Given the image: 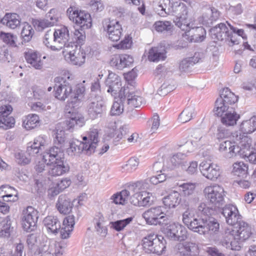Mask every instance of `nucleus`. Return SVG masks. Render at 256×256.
Returning a JSON list of instances; mask_svg holds the SVG:
<instances>
[{
    "instance_id": "obj_60",
    "label": "nucleus",
    "mask_w": 256,
    "mask_h": 256,
    "mask_svg": "<svg viewBox=\"0 0 256 256\" xmlns=\"http://www.w3.org/2000/svg\"><path fill=\"white\" fill-rule=\"evenodd\" d=\"M34 26L38 31H42L45 28L52 26L50 22L46 18L43 19L36 20L34 22Z\"/></svg>"
},
{
    "instance_id": "obj_7",
    "label": "nucleus",
    "mask_w": 256,
    "mask_h": 256,
    "mask_svg": "<svg viewBox=\"0 0 256 256\" xmlns=\"http://www.w3.org/2000/svg\"><path fill=\"white\" fill-rule=\"evenodd\" d=\"M238 100L236 96L230 90L224 88L221 92L220 97L215 102L214 110V114L217 116H222L224 112L228 110H232V106Z\"/></svg>"
},
{
    "instance_id": "obj_1",
    "label": "nucleus",
    "mask_w": 256,
    "mask_h": 256,
    "mask_svg": "<svg viewBox=\"0 0 256 256\" xmlns=\"http://www.w3.org/2000/svg\"><path fill=\"white\" fill-rule=\"evenodd\" d=\"M64 76H57L54 78L56 89L55 97L60 100H64L68 98V104H72V107L77 106L84 96L85 88L78 85L72 92V86L73 78L72 74L68 71L64 72Z\"/></svg>"
},
{
    "instance_id": "obj_10",
    "label": "nucleus",
    "mask_w": 256,
    "mask_h": 256,
    "mask_svg": "<svg viewBox=\"0 0 256 256\" xmlns=\"http://www.w3.org/2000/svg\"><path fill=\"white\" fill-rule=\"evenodd\" d=\"M204 192L206 198L215 207L219 208L224 204L225 194L222 187L216 184L208 186L204 189Z\"/></svg>"
},
{
    "instance_id": "obj_4",
    "label": "nucleus",
    "mask_w": 256,
    "mask_h": 256,
    "mask_svg": "<svg viewBox=\"0 0 256 256\" xmlns=\"http://www.w3.org/2000/svg\"><path fill=\"white\" fill-rule=\"evenodd\" d=\"M69 19L80 26L79 30H76L74 35L80 44L86 38L84 30L92 26V20L90 14L84 11L79 10L75 6H70L66 10Z\"/></svg>"
},
{
    "instance_id": "obj_39",
    "label": "nucleus",
    "mask_w": 256,
    "mask_h": 256,
    "mask_svg": "<svg viewBox=\"0 0 256 256\" xmlns=\"http://www.w3.org/2000/svg\"><path fill=\"white\" fill-rule=\"evenodd\" d=\"M8 216H0V237L8 238L10 236L12 228Z\"/></svg>"
},
{
    "instance_id": "obj_23",
    "label": "nucleus",
    "mask_w": 256,
    "mask_h": 256,
    "mask_svg": "<svg viewBox=\"0 0 256 256\" xmlns=\"http://www.w3.org/2000/svg\"><path fill=\"white\" fill-rule=\"evenodd\" d=\"M235 228L236 239H238L240 244L248 240L252 234L251 226L242 220L235 226Z\"/></svg>"
},
{
    "instance_id": "obj_27",
    "label": "nucleus",
    "mask_w": 256,
    "mask_h": 256,
    "mask_svg": "<svg viewBox=\"0 0 256 256\" xmlns=\"http://www.w3.org/2000/svg\"><path fill=\"white\" fill-rule=\"evenodd\" d=\"M46 144V136H39L36 138L34 142H29L27 146L26 153L29 156H34Z\"/></svg>"
},
{
    "instance_id": "obj_16",
    "label": "nucleus",
    "mask_w": 256,
    "mask_h": 256,
    "mask_svg": "<svg viewBox=\"0 0 256 256\" xmlns=\"http://www.w3.org/2000/svg\"><path fill=\"white\" fill-rule=\"evenodd\" d=\"M164 232L170 238L178 241L184 240L187 238V230L181 224H173L164 229Z\"/></svg>"
},
{
    "instance_id": "obj_6",
    "label": "nucleus",
    "mask_w": 256,
    "mask_h": 256,
    "mask_svg": "<svg viewBox=\"0 0 256 256\" xmlns=\"http://www.w3.org/2000/svg\"><path fill=\"white\" fill-rule=\"evenodd\" d=\"M142 242V249L146 253L160 256L165 252L166 240L162 236L150 233L144 236Z\"/></svg>"
},
{
    "instance_id": "obj_33",
    "label": "nucleus",
    "mask_w": 256,
    "mask_h": 256,
    "mask_svg": "<svg viewBox=\"0 0 256 256\" xmlns=\"http://www.w3.org/2000/svg\"><path fill=\"white\" fill-rule=\"evenodd\" d=\"M52 168L49 170V174L53 176L62 175L68 172L70 170V166L64 160L54 162Z\"/></svg>"
},
{
    "instance_id": "obj_28",
    "label": "nucleus",
    "mask_w": 256,
    "mask_h": 256,
    "mask_svg": "<svg viewBox=\"0 0 256 256\" xmlns=\"http://www.w3.org/2000/svg\"><path fill=\"white\" fill-rule=\"evenodd\" d=\"M178 252L180 256H197L198 248L195 243L185 242L178 245Z\"/></svg>"
},
{
    "instance_id": "obj_59",
    "label": "nucleus",
    "mask_w": 256,
    "mask_h": 256,
    "mask_svg": "<svg viewBox=\"0 0 256 256\" xmlns=\"http://www.w3.org/2000/svg\"><path fill=\"white\" fill-rule=\"evenodd\" d=\"M186 210L182 214V222L188 227L191 224L194 216L192 214V208H190L188 205H186Z\"/></svg>"
},
{
    "instance_id": "obj_5",
    "label": "nucleus",
    "mask_w": 256,
    "mask_h": 256,
    "mask_svg": "<svg viewBox=\"0 0 256 256\" xmlns=\"http://www.w3.org/2000/svg\"><path fill=\"white\" fill-rule=\"evenodd\" d=\"M167 12L168 14H176L174 22L182 30L188 31V28L193 27L195 19L188 14V7L185 4L180 1L174 2Z\"/></svg>"
},
{
    "instance_id": "obj_58",
    "label": "nucleus",
    "mask_w": 256,
    "mask_h": 256,
    "mask_svg": "<svg viewBox=\"0 0 256 256\" xmlns=\"http://www.w3.org/2000/svg\"><path fill=\"white\" fill-rule=\"evenodd\" d=\"M180 191L184 196L192 195L195 189V184L193 183H184L180 185Z\"/></svg>"
},
{
    "instance_id": "obj_3",
    "label": "nucleus",
    "mask_w": 256,
    "mask_h": 256,
    "mask_svg": "<svg viewBox=\"0 0 256 256\" xmlns=\"http://www.w3.org/2000/svg\"><path fill=\"white\" fill-rule=\"evenodd\" d=\"M82 142L72 140L69 142V148L67 149L68 155H78L84 152L90 155L96 150L99 142V132L97 128H92L87 134L82 137Z\"/></svg>"
},
{
    "instance_id": "obj_44",
    "label": "nucleus",
    "mask_w": 256,
    "mask_h": 256,
    "mask_svg": "<svg viewBox=\"0 0 256 256\" xmlns=\"http://www.w3.org/2000/svg\"><path fill=\"white\" fill-rule=\"evenodd\" d=\"M39 124V117L36 114H30L27 116L23 120L22 124L24 128L28 130L33 129Z\"/></svg>"
},
{
    "instance_id": "obj_49",
    "label": "nucleus",
    "mask_w": 256,
    "mask_h": 256,
    "mask_svg": "<svg viewBox=\"0 0 256 256\" xmlns=\"http://www.w3.org/2000/svg\"><path fill=\"white\" fill-rule=\"evenodd\" d=\"M216 211V207L208 206V204L202 202L198 205L197 210L196 214H202V216L206 217L213 214Z\"/></svg>"
},
{
    "instance_id": "obj_46",
    "label": "nucleus",
    "mask_w": 256,
    "mask_h": 256,
    "mask_svg": "<svg viewBox=\"0 0 256 256\" xmlns=\"http://www.w3.org/2000/svg\"><path fill=\"white\" fill-rule=\"evenodd\" d=\"M205 228L204 235L209 233L215 234L218 232L220 224L216 219L212 217H207Z\"/></svg>"
},
{
    "instance_id": "obj_25",
    "label": "nucleus",
    "mask_w": 256,
    "mask_h": 256,
    "mask_svg": "<svg viewBox=\"0 0 256 256\" xmlns=\"http://www.w3.org/2000/svg\"><path fill=\"white\" fill-rule=\"evenodd\" d=\"M74 220L75 218L73 215H69L64 218L62 226H60V228L58 230L61 238L66 239L70 236L75 224Z\"/></svg>"
},
{
    "instance_id": "obj_2",
    "label": "nucleus",
    "mask_w": 256,
    "mask_h": 256,
    "mask_svg": "<svg viewBox=\"0 0 256 256\" xmlns=\"http://www.w3.org/2000/svg\"><path fill=\"white\" fill-rule=\"evenodd\" d=\"M228 28L224 23H220L210 30V34L214 41L224 42L229 46L239 44L238 36H242L244 40L247 39V36L243 29L238 28L226 22Z\"/></svg>"
},
{
    "instance_id": "obj_47",
    "label": "nucleus",
    "mask_w": 256,
    "mask_h": 256,
    "mask_svg": "<svg viewBox=\"0 0 256 256\" xmlns=\"http://www.w3.org/2000/svg\"><path fill=\"white\" fill-rule=\"evenodd\" d=\"M133 220L132 217H128L125 219L117 220L114 222H110V228L117 232L122 230L128 224Z\"/></svg>"
},
{
    "instance_id": "obj_56",
    "label": "nucleus",
    "mask_w": 256,
    "mask_h": 256,
    "mask_svg": "<svg viewBox=\"0 0 256 256\" xmlns=\"http://www.w3.org/2000/svg\"><path fill=\"white\" fill-rule=\"evenodd\" d=\"M129 134V126L124 124L120 126L118 130L116 132V136L114 137V140L118 142L120 140L123 139L125 140Z\"/></svg>"
},
{
    "instance_id": "obj_55",
    "label": "nucleus",
    "mask_w": 256,
    "mask_h": 256,
    "mask_svg": "<svg viewBox=\"0 0 256 256\" xmlns=\"http://www.w3.org/2000/svg\"><path fill=\"white\" fill-rule=\"evenodd\" d=\"M140 196L142 198L140 199V206H150L153 204L154 197L152 194L142 192H140Z\"/></svg>"
},
{
    "instance_id": "obj_32",
    "label": "nucleus",
    "mask_w": 256,
    "mask_h": 256,
    "mask_svg": "<svg viewBox=\"0 0 256 256\" xmlns=\"http://www.w3.org/2000/svg\"><path fill=\"white\" fill-rule=\"evenodd\" d=\"M0 22L10 28L14 29L20 25V18L16 13H7L0 20Z\"/></svg>"
},
{
    "instance_id": "obj_41",
    "label": "nucleus",
    "mask_w": 256,
    "mask_h": 256,
    "mask_svg": "<svg viewBox=\"0 0 256 256\" xmlns=\"http://www.w3.org/2000/svg\"><path fill=\"white\" fill-rule=\"evenodd\" d=\"M34 34V31L32 26L28 22L24 23L20 33L22 44H24L30 42Z\"/></svg>"
},
{
    "instance_id": "obj_18",
    "label": "nucleus",
    "mask_w": 256,
    "mask_h": 256,
    "mask_svg": "<svg viewBox=\"0 0 256 256\" xmlns=\"http://www.w3.org/2000/svg\"><path fill=\"white\" fill-rule=\"evenodd\" d=\"M12 110V108L10 104L0 107V128L8 130L14 126L15 120L10 116Z\"/></svg>"
},
{
    "instance_id": "obj_54",
    "label": "nucleus",
    "mask_w": 256,
    "mask_h": 256,
    "mask_svg": "<svg viewBox=\"0 0 256 256\" xmlns=\"http://www.w3.org/2000/svg\"><path fill=\"white\" fill-rule=\"evenodd\" d=\"M194 112V109L193 106H188L180 114L178 118L183 123L188 122L192 118Z\"/></svg>"
},
{
    "instance_id": "obj_61",
    "label": "nucleus",
    "mask_w": 256,
    "mask_h": 256,
    "mask_svg": "<svg viewBox=\"0 0 256 256\" xmlns=\"http://www.w3.org/2000/svg\"><path fill=\"white\" fill-rule=\"evenodd\" d=\"M242 143V152L240 154V156L242 158H248V155L252 153V150H250V146H251V140L250 139L246 141V143H242V142H241Z\"/></svg>"
},
{
    "instance_id": "obj_24",
    "label": "nucleus",
    "mask_w": 256,
    "mask_h": 256,
    "mask_svg": "<svg viewBox=\"0 0 256 256\" xmlns=\"http://www.w3.org/2000/svg\"><path fill=\"white\" fill-rule=\"evenodd\" d=\"M74 202L68 195L62 194L58 196L56 207L60 213L67 214L71 212Z\"/></svg>"
},
{
    "instance_id": "obj_63",
    "label": "nucleus",
    "mask_w": 256,
    "mask_h": 256,
    "mask_svg": "<svg viewBox=\"0 0 256 256\" xmlns=\"http://www.w3.org/2000/svg\"><path fill=\"white\" fill-rule=\"evenodd\" d=\"M174 86L164 82L158 90V94L162 96H164L174 90Z\"/></svg>"
},
{
    "instance_id": "obj_40",
    "label": "nucleus",
    "mask_w": 256,
    "mask_h": 256,
    "mask_svg": "<svg viewBox=\"0 0 256 256\" xmlns=\"http://www.w3.org/2000/svg\"><path fill=\"white\" fill-rule=\"evenodd\" d=\"M256 130V116L244 120L240 125V131L244 134H251Z\"/></svg>"
},
{
    "instance_id": "obj_37",
    "label": "nucleus",
    "mask_w": 256,
    "mask_h": 256,
    "mask_svg": "<svg viewBox=\"0 0 256 256\" xmlns=\"http://www.w3.org/2000/svg\"><path fill=\"white\" fill-rule=\"evenodd\" d=\"M25 58L28 63L37 70H40L42 68L43 63L38 54L32 50L28 51L24 53Z\"/></svg>"
},
{
    "instance_id": "obj_11",
    "label": "nucleus",
    "mask_w": 256,
    "mask_h": 256,
    "mask_svg": "<svg viewBox=\"0 0 256 256\" xmlns=\"http://www.w3.org/2000/svg\"><path fill=\"white\" fill-rule=\"evenodd\" d=\"M22 218V227L27 232L34 231L36 228L38 218V212L33 207L28 206L23 210Z\"/></svg>"
},
{
    "instance_id": "obj_22",
    "label": "nucleus",
    "mask_w": 256,
    "mask_h": 256,
    "mask_svg": "<svg viewBox=\"0 0 256 256\" xmlns=\"http://www.w3.org/2000/svg\"><path fill=\"white\" fill-rule=\"evenodd\" d=\"M62 148L58 146L50 148L43 156V159L48 165L54 162L64 160V154Z\"/></svg>"
},
{
    "instance_id": "obj_45",
    "label": "nucleus",
    "mask_w": 256,
    "mask_h": 256,
    "mask_svg": "<svg viewBox=\"0 0 256 256\" xmlns=\"http://www.w3.org/2000/svg\"><path fill=\"white\" fill-rule=\"evenodd\" d=\"M186 157L184 154L179 152L173 155L170 161L174 166H180L182 169H185L188 166Z\"/></svg>"
},
{
    "instance_id": "obj_15",
    "label": "nucleus",
    "mask_w": 256,
    "mask_h": 256,
    "mask_svg": "<svg viewBox=\"0 0 256 256\" xmlns=\"http://www.w3.org/2000/svg\"><path fill=\"white\" fill-rule=\"evenodd\" d=\"M220 212L228 225L235 226L242 220L236 206L232 204H226L222 208Z\"/></svg>"
},
{
    "instance_id": "obj_51",
    "label": "nucleus",
    "mask_w": 256,
    "mask_h": 256,
    "mask_svg": "<svg viewBox=\"0 0 256 256\" xmlns=\"http://www.w3.org/2000/svg\"><path fill=\"white\" fill-rule=\"evenodd\" d=\"M128 105L134 107H138L142 104V98L136 96L133 92L130 91L129 87V92L126 94V100Z\"/></svg>"
},
{
    "instance_id": "obj_64",
    "label": "nucleus",
    "mask_w": 256,
    "mask_h": 256,
    "mask_svg": "<svg viewBox=\"0 0 256 256\" xmlns=\"http://www.w3.org/2000/svg\"><path fill=\"white\" fill-rule=\"evenodd\" d=\"M242 144L240 146H238L235 145L234 143H232V149H230L229 152L226 153L225 157L230 158L236 156H240L242 150Z\"/></svg>"
},
{
    "instance_id": "obj_42",
    "label": "nucleus",
    "mask_w": 256,
    "mask_h": 256,
    "mask_svg": "<svg viewBox=\"0 0 256 256\" xmlns=\"http://www.w3.org/2000/svg\"><path fill=\"white\" fill-rule=\"evenodd\" d=\"M232 172L235 176L242 178H246L248 175V166L244 162H236L233 164Z\"/></svg>"
},
{
    "instance_id": "obj_19",
    "label": "nucleus",
    "mask_w": 256,
    "mask_h": 256,
    "mask_svg": "<svg viewBox=\"0 0 256 256\" xmlns=\"http://www.w3.org/2000/svg\"><path fill=\"white\" fill-rule=\"evenodd\" d=\"M134 62L133 58L127 54H114L110 58V65L118 70L130 66Z\"/></svg>"
},
{
    "instance_id": "obj_38",
    "label": "nucleus",
    "mask_w": 256,
    "mask_h": 256,
    "mask_svg": "<svg viewBox=\"0 0 256 256\" xmlns=\"http://www.w3.org/2000/svg\"><path fill=\"white\" fill-rule=\"evenodd\" d=\"M181 201V196L177 192H173L163 198L164 205L170 208H174L178 206Z\"/></svg>"
},
{
    "instance_id": "obj_8",
    "label": "nucleus",
    "mask_w": 256,
    "mask_h": 256,
    "mask_svg": "<svg viewBox=\"0 0 256 256\" xmlns=\"http://www.w3.org/2000/svg\"><path fill=\"white\" fill-rule=\"evenodd\" d=\"M106 85L108 87L107 92L116 98L118 96L120 100L126 98V94L129 92V86H122L120 78L115 73L109 72L108 78L105 82Z\"/></svg>"
},
{
    "instance_id": "obj_48",
    "label": "nucleus",
    "mask_w": 256,
    "mask_h": 256,
    "mask_svg": "<svg viewBox=\"0 0 256 256\" xmlns=\"http://www.w3.org/2000/svg\"><path fill=\"white\" fill-rule=\"evenodd\" d=\"M155 30L158 32H167L171 34L173 30V25L169 21H157L154 24Z\"/></svg>"
},
{
    "instance_id": "obj_21",
    "label": "nucleus",
    "mask_w": 256,
    "mask_h": 256,
    "mask_svg": "<svg viewBox=\"0 0 256 256\" xmlns=\"http://www.w3.org/2000/svg\"><path fill=\"white\" fill-rule=\"evenodd\" d=\"M69 32L68 28L65 26H60V28L55 30L53 32V41L54 42H58L63 45L64 48H68L72 45L76 46L74 43L68 42Z\"/></svg>"
},
{
    "instance_id": "obj_29",
    "label": "nucleus",
    "mask_w": 256,
    "mask_h": 256,
    "mask_svg": "<svg viewBox=\"0 0 256 256\" xmlns=\"http://www.w3.org/2000/svg\"><path fill=\"white\" fill-rule=\"evenodd\" d=\"M42 224L46 228L48 232L56 234L60 228V222L56 216H48L42 221Z\"/></svg>"
},
{
    "instance_id": "obj_14",
    "label": "nucleus",
    "mask_w": 256,
    "mask_h": 256,
    "mask_svg": "<svg viewBox=\"0 0 256 256\" xmlns=\"http://www.w3.org/2000/svg\"><path fill=\"white\" fill-rule=\"evenodd\" d=\"M106 110L105 102L100 97H96L87 102L86 112L88 116L92 120L100 117Z\"/></svg>"
},
{
    "instance_id": "obj_62",
    "label": "nucleus",
    "mask_w": 256,
    "mask_h": 256,
    "mask_svg": "<svg viewBox=\"0 0 256 256\" xmlns=\"http://www.w3.org/2000/svg\"><path fill=\"white\" fill-rule=\"evenodd\" d=\"M46 19L50 22L52 26H54L57 23L58 20V11L55 8H52L46 14Z\"/></svg>"
},
{
    "instance_id": "obj_57",
    "label": "nucleus",
    "mask_w": 256,
    "mask_h": 256,
    "mask_svg": "<svg viewBox=\"0 0 256 256\" xmlns=\"http://www.w3.org/2000/svg\"><path fill=\"white\" fill-rule=\"evenodd\" d=\"M66 136L64 130H57L56 132V138L54 140V144L62 148H64L66 142Z\"/></svg>"
},
{
    "instance_id": "obj_36",
    "label": "nucleus",
    "mask_w": 256,
    "mask_h": 256,
    "mask_svg": "<svg viewBox=\"0 0 256 256\" xmlns=\"http://www.w3.org/2000/svg\"><path fill=\"white\" fill-rule=\"evenodd\" d=\"M72 64L80 66L84 63L86 60V53L84 50L76 48L73 52H69V57Z\"/></svg>"
},
{
    "instance_id": "obj_20",
    "label": "nucleus",
    "mask_w": 256,
    "mask_h": 256,
    "mask_svg": "<svg viewBox=\"0 0 256 256\" xmlns=\"http://www.w3.org/2000/svg\"><path fill=\"white\" fill-rule=\"evenodd\" d=\"M220 16V12L215 8L205 6L202 8V15L199 18V21L203 25L209 26L218 18Z\"/></svg>"
},
{
    "instance_id": "obj_53",
    "label": "nucleus",
    "mask_w": 256,
    "mask_h": 256,
    "mask_svg": "<svg viewBox=\"0 0 256 256\" xmlns=\"http://www.w3.org/2000/svg\"><path fill=\"white\" fill-rule=\"evenodd\" d=\"M115 101L111 108L110 114L111 116H119L124 112V103L126 99L120 100V98Z\"/></svg>"
},
{
    "instance_id": "obj_26",
    "label": "nucleus",
    "mask_w": 256,
    "mask_h": 256,
    "mask_svg": "<svg viewBox=\"0 0 256 256\" xmlns=\"http://www.w3.org/2000/svg\"><path fill=\"white\" fill-rule=\"evenodd\" d=\"M84 116L78 112H72L68 120H66V130L72 131L74 128L82 127L85 124Z\"/></svg>"
},
{
    "instance_id": "obj_31",
    "label": "nucleus",
    "mask_w": 256,
    "mask_h": 256,
    "mask_svg": "<svg viewBox=\"0 0 256 256\" xmlns=\"http://www.w3.org/2000/svg\"><path fill=\"white\" fill-rule=\"evenodd\" d=\"M166 51L164 46L152 47L149 50L148 58L153 62L164 60L166 58Z\"/></svg>"
},
{
    "instance_id": "obj_34",
    "label": "nucleus",
    "mask_w": 256,
    "mask_h": 256,
    "mask_svg": "<svg viewBox=\"0 0 256 256\" xmlns=\"http://www.w3.org/2000/svg\"><path fill=\"white\" fill-rule=\"evenodd\" d=\"M0 197L5 202H15L18 200L17 192L8 185H2L0 187Z\"/></svg>"
},
{
    "instance_id": "obj_30",
    "label": "nucleus",
    "mask_w": 256,
    "mask_h": 256,
    "mask_svg": "<svg viewBox=\"0 0 256 256\" xmlns=\"http://www.w3.org/2000/svg\"><path fill=\"white\" fill-rule=\"evenodd\" d=\"M206 218L207 217L196 214V216L193 218L192 222H191V224H190L188 228L194 232H197L200 234L204 235Z\"/></svg>"
},
{
    "instance_id": "obj_52",
    "label": "nucleus",
    "mask_w": 256,
    "mask_h": 256,
    "mask_svg": "<svg viewBox=\"0 0 256 256\" xmlns=\"http://www.w3.org/2000/svg\"><path fill=\"white\" fill-rule=\"evenodd\" d=\"M0 38L3 42L6 44L12 47L16 46V40L18 37L16 35H14L10 33H5L1 32Z\"/></svg>"
},
{
    "instance_id": "obj_50",
    "label": "nucleus",
    "mask_w": 256,
    "mask_h": 256,
    "mask_svg": "<svg viewBox=\"0 0 256 256\" xmlns=\"http://www.w3.org/2000/svg\"><path fill=\"white\" fill-rule=\"evenodd\" d=\"M139 160L137 158H131L127 161L126 164L122 166L121 170L122 172H132L137 168Z\"/></svg>"
},
{
    "instance_id": "obj_12",
    "label": "nucleus",
    "mask_w": 256,
    "mask_h": 256,
    "mask_svg": "<svg viewBox=\"0 0 256 256\" xmlns=\"http://www.w3.org/2000/svg\"><path fill=\"white\" fill-rule=\"evenodd\" d=\"M102 24L109 40L112 42H118L120 40L122 28L119 22L104 19L102 22Z\"/></svg>"
},
{
    "instance_id": "obj_35",
    "label": "nucleus",
    "mask_w": 256,
    "mask_h": 256,
    "mask_svg": "<svg viewBox=\"0 0 256 256\" xmlns=\"http://www.w3.org/2000/svg\"><path fill=\"white\" fill-rule=\"evenodd\" d=\"M222 123L226 126H234L240 118V114H236L234 108L226 110L224 114L220 116Z\"/></svg>"
},
{
    "instance_id": "obj_43",
    "label": "nucleus",
    "mask_w": 256,
    "mask_h": 256,
    "mask_svg": "<svg viewBox=\"0 0 256 256\" xmlns=\"http://www.w3.org/2000/svg\"><path fill=\"white\" fill-rule=\"evenodd\" d=\"M192 30V40L194 42H201L204 40L206 31L202 26H196L194 24L193 27L188 28V30Z\"/></svg>"
},
{
    "instance_id": "obj_13",
    "label": "nucleus",
    "mask_w": 256,
    "mask_h": 256,
    "mask_svg": "<svg viewBox=\"0 0 256 256\" xmlns=\"http://www.w3.org/2000/svg\"><path fill=\"white\" fill-rule=\"evenodd\" d=\"M220 244L227 249L240 250L241 248L240 242L236 239L234 230L226 228L221 234Z\"/></svg>"
},
{
    "instance_id": "obj_9",
    "label": "nucleus",
    "mask_w": 256,
    "mask_h": 256,
    "mask_svg": "<svg viewBox=\"0 0 256 256\" xmlns=\"http://www.w3.org/2000/svg\"><path fill=\"white\" fill-rule=\"evenodd\" d=\"M164 210V208L162 206L152 207L145 211L142 216L148 224L166 225L169 219Z\"/></svg>"
},
{
    "instance_id": "obj_17",
    "label": "nucleus",
    "mask_w": 256,
    "mask_h": 256,
    "mask_svg": "<svg viewBox=\"0 0 256 256\" xmlns=\"http://www.w3.org/2000/svg\"><path fill=\"white\" fill-rule=\"evenodd\" d=\"M199 168L202 174L211 180H216L221 174L219 166L213 163L202 162L200 164Z\"/></svg>"
}]
</instances>
